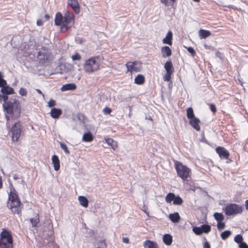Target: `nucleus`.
<instances>
[{"instance_id":"nucleus-1","label":"nucleus","mask_w":248,"mask_h":248,"mask_svg":"<svg viewBox=\"0 0 248 248\" xmlns=\"http://www.w3.org/2000/svg\"><path fill=\"white\" fill-rule=\"evenodd\" d=\"M8 97L7 94H0V101H4L3 104L4 110L9 114H11L12 119H16L18 118L20 114V106L19 102L15 99H11L7 102Z\"/></svg>"},{"instance_id":"nucleus-2","label":"nucleus","mask_w":248,"mask_h":248,"mask_svg":"<svg viewBox=\"0 0 248 248\" xmlns=\"http://www.w3.org/2000/svg\"><path fill=\"white\" fill-rule=\"evenodd\" d=\"M73 18L70 14L67 12L64 16L60 13H57L55 18V24L57 26H61L62 31H66L73 24Z\"/></svg>"},{"instance_id":"nucleus-3","label":"nucleus","mask_w":248,"mask_h":248,"mask_svg":"<svg viewBox=\"0 0 248 248\" xmlns=\"http://www.w3.org/2000/svg\"><path fill=\"white\" fill-rule=\"evenodd\" d=\"M21 202L14 189H11L7 206L13 213L19 214Z\"/></svg>"},{"instance_id":"nucleus-4","label":"nucleus","mask_w":248,"mask_h":248,"mask_svg":"<svg viewBox=\"0 0 248 248\" xmlns=\"http://www.w3.org/2000/svg\"><path fill=\"white\" fill-rule=\"evenodd\" d=\"M101 58L99 57H93L85 61L83 64L84 71L88 73L97 71L99 67Z\"/></svg>"},{"instance_id":"nucleus-5","label":"nucleus","mask_w":248,"mask_h":248,"mask_svg":"<svg viewBox=\"0 0 248 248\" xmlns=\"http://www.w3.org/2000/svg\"><path fill=\"white\" fill-rule=\"evenodd\" d=\"M175 168L176 170L178 176L183 181L187 180L191 174L190 169L178 161L175 162Z\"/></svg>"},{"instance_id":"nucleus-6","label":"nucleus","mask_w":248,"mask_h":248,"mask_svg":"<svg viewBox=\"0 0 248 248\" xmlns=\"http://www.w3.org/2000/svg\"><path fill=\"white\" fill-rule=\"evenodd\" d=\"M13 239L10 232L3 229L0 233V248H12Z\"/></svg>"},{"instance_id":"nucleus-7","label":"nucleus","mask_w":248,"mask_h":248,"mask_svg":"<svg viewBox=\"0 0 248 248\" xmlns=\"http://www.w3.org/2000/svg\"><path fill=\"white\" fill-rule=\"evenodd\" d=\"M37 59L41 64H45L51 61V55L47 49L42 47L38 53Z\"/></svg>"},{"instance_id":"nucleus-8","label":"nucleus","mask_w":248,"mask_h":248,"mask_svg":"<svg viewBox=\"0 0 248 248\" xmlns=\"http://www.w3.org/2000/svg\"><path fill=\"white\" fill-rule=\"evenodd\" d=\"M224 211L227 216H233L241 213L242 208L236 204H230L225 207Z\"/></svg>"},{"instance_id":"nucleus-9","label":"nucleus","mask_w":248,"mask_h":248,"mask_svg":"<svg viewBox=\"0 0 248 248\" xmlns=\"http://www.w3.org/2000/svg\"><path fill=\"white\" fill-rule=\"evenodd\" d=\"M11 133L13 141H17L21 134V126L19 122L15 123L12 126Z\"/></svg>"},{"instance_id":"nucleus-10","label":"nucleus","mask_w":248,"mask_h":248,"mask_svg":"<svg viewBox=\"0 0 248 248\" xmlns=\"http://www.w3.org/2000/svg\"><path fill=\"white\" fill-rule=\"evenodd\" d=\"M126 66L128 71L132 72H139L141 70L142 65L141 63L139 61L134 62H129L126 64Z\"/></svg>"},{"instance_id":"nucleus-11","label":"nucleus","mask_w":248,"mask_h":248,"mask_svg":"<svg viewBox=\"0 0 248 248\" xmlns=\"http://www.w3.org/2000/svg\"><path fill=\"white\" fill-rule=\"evenodd\" d=\"M216 151L221 158H228L229 152L224 147H218L216 148Z\"/></svg>"},{"instance_id":"nucleus-12","label":"nucleus","mask_w":248,"mask_h":248,"mask_svg":"<svg viewBox=\"0 0 248 248\" xmlns=\"http://www.w3.org/2000/svg\"><path fill=\"white\" fill-rule=\"evenodd\" d=\"M67 3L72 8L76 13H79V5L78 0H67Z\"/></svg>"},{"instance_id":"nucleus-13","label":"nucleus","mask_w":248,"mask_h":248,"mask_svg":"<svg viewBox=\"0 0 248 248\" xmlns=\"http://www.w3.org/2000/svg\"><path fill=\"white\" fill-rule=\"evenodd\" d=\"M200 123V120L197 117L194 118L193 119L189 120V124L190 125L198 131H199L201 129V127L199 125Z\"/></svg>"},{"instance_id":"nucleus-14","label":"nucleus","mask_w":248,"mask_h":248,"mask_svg":"<svg viewBox=\"0 0 248 248\" xmlns=\"http://www.w3.org/2000/svg\"><path fill=\"white\" fill-rule=\"evenodd\" d=\"M161 52L162 56L164 58L170 56L172 53L170 48L168 46L162 47Z\"/></svg>"},{"instance_id":"nucleus-15","label":"nucleus","mask_w":248,"mask_h":248,"mask_svg":"<svg viewBox=\"0 0 248 248\" xmlns=\"http://www.w3.org/2000/svg\"><path fill=\"white\" fill-rule=\"evenodd\" d=\"M76 89V85L75 83H68L63 85L61 88L62 92L67 91H73Z\"/></svg>"},{"instance_id":"nucleus-16","label":"nucleus","mask_w":248,"mask_h":248,"mask_svg":"<svg viewBox=\"0 0 248 248\" xmlns=\"http://www.w3.org/2000/svg\"><path fill=\"white\" fill-rule=\"evenodd\" d=\"M172 33L171 31H169L165 38L162 40L163 44H168L171 46L172 44Z\"/></svg>"},{"instance_id":"nucleus-17","label":"nucleus","mask_w":248,"mask_h":248,"mask_svg":"<svg viewBox=\"0 0 248 248\" xmlns=\"http://www.w3.org/2000/svg\"><path fill=\"white\" fill-rule=\"evenodd\" d=\"M62 110L60 108H53L51 109L50 114L53 118H58L62 114Z\"/></svg>"},{"instance_id":"nucleus-18","label":"nucleus","mask_w":248,"mask_h":248,"mask_svg":"<svg viewBox=\"0 0 248 248\" xmlns=\"http://www.w3.org/2000/svg\"><path fill=\"white\" fill-rule=\"evenodd\" d=\"M52 161L54 166V169L58 171L60 169V160L56 155H54L52 157Z\"/></svg>"},{"instance_id":"nucleus-19","label":"nucleus","mask_w":248,"mask_h":248,"mask_svg":"<svg viewBox=\"0 0 248 248\" xmlns=\"http://www.w3.org/2000/svg\"><path fill=\"white\" fill-rule=\"evenodd\" d=\"M144 248H158L157 244L154 241L146 240L144 242Z\"/></svg>"},{"instance_id":"nucleus-20","label":"nucleus","mask_w":248,"mask_h":248,"mask_svg":"<svg viewBox=\"0 0 248 248\" xmlns=\"http://www.w3.org/2000/svg\"><path fill=\"white\" fill-rule=\"evenodd\" d=\"M93 140V136L90 132L85 133L82 138V140L84 142H91Z\"/></svg>"},{"instance_id":"nucleus-21","label":"nucleus","mask_w":248,"mask_h":248,"mask_svg":"<svg viewBox=\"0 0 248 248\" xmlns=\"http://www.w3.org/2000/svg\"><path fill=\"white\" fill-rule=\"evenodd\" d=\"M1 92L3 94H12L14 93V91L13 89L10 87H9L8 86L5 85L4 87H2V88L1 89Z\"/></svg>"},{"instance_id":"nucleus-22","label":"nucleus","mask_w":248,"mask_h":248,"mask_svg":"<svg viewBox=\"0 0 248 248\" xmlns=\"http://www.w3.org/2000/svg\"><path fill=\"white\" fill-rule=\"evenodd\" d=\"M199 35L200 39H205L211 35V32L209 31L201 29L199 31Z\"/></svg>"},{"instance_id":"nucleus-23","label":"nucleus","mask_w":248,"mask_h":248,"mask_svg":"<svg viewBox=\"0 0 248 248\" xmlns=\"http://www.w3.org/2000/svg\"><path fill=\"white\" fill-rule=\"evenodd\" d=\"M163 242L167 246H170L172 242V237L169 234H165L163 237Z\"/></svg>"},{"instance_id":"nucleus-24","label":"nucleus","mask_w":248,"mask_h":248,"mask_svg":"<svg viewBox=\"0 0 248 248\" xmlns=\"http://www.w3.org/2000/svg\"><path fill=\"white\" fill-rule=\"evenodd\" d=\"M78 200L79 204L84 207H87L88 206V201L87 199L83 196L78 197Z\"/></svg>"},{"instance_id":"nucleus-25","label":"nucleus","mask_w":248,"mask_h":248,"mask_svg":"<svg viewBox=\"0 0 248 248\" xmlns=\"http://www.w3.org/2000/svg\"><path fill=\"white\" fill-rule=\"evenodd\" d=\"M164 68L167 73H173L174 68L170 61H167L164 65Z\"/></svg>"},{"instance_id":"nucleus-26","label":"nucleus","mask_w":248,"mask_h":248,"mask_svg":"<svg viewBox=\"0 0 248 248\" xmlns=\"http://www.w3.org/2000/svg\"><path fill=\"white\" fill-rule=\"evenodd\" d=\"M105 140L108 145H110L111 148L114 150L118 147L117 141L114 140L112 139L108 138L106 139Z\"/></svg>"},{"instance_id":"nucleus-27","label":"nucleus","mask_w":248,"mask_h":248,"mask_svg":"<svg viewBox=\"0 0 248 248\" xmlns=\"http://www.w3.org/2000/svg\"><path fill=\"white\" fill-rule=\"evenodd\" d=\"M169 218L174 223L178 222L180 219V217L178 213L170 214Z\"/></svg>"},{"instance_id":"nucleus-28","label":"nucleus","mask_w":248,"mask_h":248,"mask_svg":"<svg viewBox=\"0 0 248 248\" xmlns=\"http://www.w3.org/2000/svg\"><path fill=\"white\" fill-rule=\"evenodd\" d=\"M144 78L142 75H138L134 79V82L138 85L142 84L144 82Z\"/></svg>"},{"instance_id":"nucleus-29","label":"nucleus","mask_w":248,"mask_h":248,"mask_svg":"<svg viewBox=\"0 0 248 248\" xmlns=\"http://www.w3.org/2000/svg\"><path fill=\"white\" fill-rule=\"evenodd\" d=\"M160 2L165 6L173 7L176 0H160Z\"/></svg>"},{"instance_id":"nucleus-30","label":"nucleus","mask_w":248,"mask_h":248,"mask_svg":"<svg viewBox=\"0 0 248 248\" xmlns=\"http://www.w3.org/2000/svg\"><path fill=\"white\" fill-rule=\"evenodd\" d=\"M186 116L188 119L190 120L196 118L194 115V111L192 108H188L186 110Z\"/></svg>"},{"instance_id":"nucleus-31","label":"nucleus","mask_w":248,"mask_h":248,"mask_svg":"<svg viewBox=\"0 0 248 248\" xmlns=\"http://www.w3.org/2000/svg\"><path fill=\"white\" fill-rule=\"evenodd\" d=\"M175 196V194L173 193H168L165 198L166 202L171 203L172 201H173Z\"/></svg>"},{"instance_id":"nucleus-32","label":"nucleus","mask_w":248,"mask_h":248,"mask_svg":"<svg viewBox=\"0 0 248 248\" xmlns=\"http://www.w3.org/2000/svg\"><path fill=\"white\" fill-rule=\"evenodd\" d=\"M183 201L182 199L179 196L175 197L174 199L173 204L176 205H180L182 204Z\"/></svg>"},{"instance_id":"nucleus-33","label":"nucleus","mask_w":248,"mask_h":248,"mask_svg":"<svg viewBox=\"0 0 248 248\" xmlns=\"http://www.w3.org/2000/svg\"><path fill=\"white\" fill-rule=\"evenodd\" d=\"M215 218L218 222L222 221L224 217L221 213H215L214 214Z\"/></svg>"},{"instance_id":"nucleus-34","label":"nucleus","mask_w":248,"mask_h":248,"mask_svg":"<svg viewBox=\"0 0 248 248\" xmlns=\"http://www.w3.org/2000/svg\"><path fill=\"white\" fill-rule=\"evenodd\" d=\"M231 233L230 231H225L221 234V237L222 239L225 240L230 236Z\"/></svg>"},{"instance_id":"nucleus-35","label":"nucleus","mask_w":248,"mask_h":248,"mask_svg":"<svg viewBox=\"0 0 248 248\" xmlns=\"http://www.w3.org/2000/svg\"><path fill=\"white\" fill-rule=\"evenodd\" d=\"M202 231L203 232L208 233L211 230V227L208 225H202L201 226Z\"/></svg>"},{"instance_id":"nucleus-36","label":"nucleus","mask_w":248,"mask_h":248,"mask_svg":"<svg viewBox=\"0 0 248 248\" xmlns=\"http://www.w3.org/2000/svg\"><path fill=\"white\" fill-rule=\"evenodd\" d=\"M61 148L64 151L65 154L68 155L70 154V152L67 147L65 143L62 142L60 143Z\"/></svg>"},{"instance_id":"nucleus-37","label":"nucleus","mask_w":248,"mask_h":248,"mask_svg":"<svg viewBox=\"0 0 248 248\" xmlns=\"http://www.w3.org/2000/svg\"><path fill=\"white\" fill-rule=\"evenodd\" d=\"M30 221L33 227L36 226L37 224L39 223V217H38V215L36 216L35 218H31Z\"/></svg>"},{"instance_id":"nucleus-38","label":"nucleus","mask_w":248,"mask_h":248,"mask_svg":"<svg viewBox=\"0 0 248 248\" xmlns=\"http://www.w3.org/2000/svg\"><path fill=\"white\" fill-rule=\"evenodd\" d=\"M243 239V237L241 234L236 235L234 238V241L239 244H240V243L243 242H242Z\"/></svg>"},{"instance_id":"nucleus-39","label":"nucleus","mask_w":248,"mask_h":248,"mask_svg":"<svg viewBox=\"0 0 248 248\" xmlns=\"http://www.w3.org/2000/svg\"><path fill=\"white\" fill-rule=\"evenodd\" d=\"M202 229L201 227H194L193 228V231L197 235H201L202 233Z\"/></svg>"},{"instance_id":"nucleus-40","label":"nucleus","mask_w":248,"mask_h":248,"mask_svg":"<svg viewBox=\"0 0 248 248\" xmlns=\"http://www.w3.org/2000/svg\"><path fill=\"white\" fill-rule=\"evenodd\" d=\"M172 74L170 73H167L163 77V79L164 81H169L171 79V75Z\"/></svg>"},{"instance_id":"nucleus-41","label":"nucleus","mask_w":248,"mask_h":248,"mask_svg":"<svg viewBox=\"0 0 248 248\" xmlns=\"http://www.w3.org/2000/svg\"><path fill=\"white\" fill-rule=\"evenodd\" d=\"M71 58L73 61H79L81 59V57L79 54L76 53V54L72 55Z\"/></svg>"},{"instance_id":"nucleus-42","label":"nucleus","mask_w":248,"mask_h":248,"mask_svg":"<svg viewBox=\"0 0 248 248\" xmlns=\"http://www.w3.org/2000/svg\"><path fill=\"white\" fill-rule=\"evenodd\" d=\"M19 93L21 96H26L27 95V92L25 89L21 88L19 91Z\"/></svg>"},{"instance_id":"nucleus-43","label":"nucleus","mask_w":248,"mask_h":248,"mask_svg":"<svg viewBox=\"0 0 248 248\" xmlns=\"http://www.w3.org/2000/svg\"><path fill=\"white\" fill-rule=\"evenodd\" d=\"M56 105V101L53 99H50L47 103V106L49 108H51Z\"/></svg>"},{"instance_id":"nucleus-44","label":"nucleus","mask_w":248,"mask_h":248,"mask_svg":"<svg viewBox=\"0 0 248 248\" xmlns=\"http://www.w3.org/2000/svg\"><path fill=\"white\" fill-rule=\"evenodd\" d=\"M187 50L188 51V52L191 54L192 56H194L195 55V51L192 47H187Z\"/></svg>"},{"instance_id":"nucleus-45","label":"nucleus","mask_w":248,"mask_h":248,"mask_svg":"<svg viewBox=\"0 0 248 248\" xmlns=\"http://www.w3.org/2000/svg\"><path fill=\"white\" fill-rule=\"evenodd\" d=\"M111 111V109L108 107H106L103 109V112L105 114H109Z\"/></svg>"},{"instance_id":"nucleus-46","label":"nucleus","mask_w":248,"mask_h":248,"mask_svg":"<svg viewBox=\"0 0 248 248\" xmlns=\"http://www.w3.org/2000/svg\"><path fill=\"white\" fill-rule=\"evenodd\" d=\"M217 227L218 230H221L225 227V223L224 222H221V221L218 222Z\"/></svg>"},{"instance_id":"nucleus-47","label":"nucleus","mask_w":248,"mask_h":248,"mask_svg":"<svg viewBox=\"0 0 248 248\" xmlns=\"http://www.w3.org/2000/svg\"><path fill=\"white\" fill-rule=\"evenodd\" d=\"M7 85V82L5 80L2 78L0 79V87L2 88V87H4V86Z\"/></svg>"},{"instance_id":"nucleus-48","label":"nucleus","mask_w":248,"mask_h":248,"mask_svg":"<svg viewBox=\"0 0 248 248\" xmlns=\"http://www.w3.org/2000/svg\"><path fill=\"white\" fill-rule=\"evenodd\" d=\"M239 247L240 248H248V245L244 242L240 243V244H239Z\"/></svg>"},{"instance_id":"nucleus-49","label":"nucleus","mask_w":248,"mask_h":248,"mask_svg":"<svg viewBox=\"0 0 248 248\" xmlns=\"http://www.w3.org/2000/svg\"><path fill=\"white\" fill-rule=\"evenodd\" d=\"M210 109H211V111L213 113H215L217 111L216 106L214 104H210Z\"/></svg>"},{"instance_id":"nucleus-50","label":"nucleus","mask_w":248,"mask_h":248,"mask_svg":"<svg viewBox=\"0 0 248 248\" xmlns=\"http://www.w3.org/2000/svg\"><path fill=\"white\" fill-rule=\"evenodd\" d=\"M64 67L67 66V67L69 68V70L72 69L73 68V66L72 64H69V63H65L64 64Z\"/></svg>"},{"instance_id":"nucleus-51","label":"nucleus","mask_w":248,"mask_h":248,"mask_svg":"<svg viewBox=\"0 0 248 248\" xmlns=\"http://www.w3.org/2000/svg\"><path fill=\"white\" fill-rule=\"evenodd\" d=\"M203 248H210V245L208 241H205L204 244Z\"/></svg>"},{"instance_id":"nucleus-52","label":"nucleus","mask_w":248,"mask_h":248,"mask_svg":"<svg viewBox=\"0 0 248 248\" xmlns=\"http://www.w3.org/2000/svg\"><path fill=\"white\" fill-rule=\"evenodd\" d=\"M122 240L124 243H125L126 244H128L129 242V240L128 237H124V238H123Z\"/></svg>"},{"instance_id":"nucleus-53","label":"nucleus","mask_w":248,"mask_h":248,"mask_svg":"<svg viewBox=\"0 0 248 248\" xmlns=\"http://www.w3.org/2000/svg\"><path fill=\"white\" fill-rule=\"evenodd\" d=\"M14 179L15 180H18V179L21 180V182L23 181V180L21 179V178H20L19 177V176H18L17 175H16V174L14 175Z\"/></svg>"},{"instance_id":"nucleus-54","label":"nucleus","mask_w":248,"mask_h":248,"mask_svg":"<svg viewBox=\"0 0 248 248\" xmlns=\"http://www.w3.org/2000/svg\"><path fill=\"white\" fill-rule=\"evenodd\" d=\"M43 24V22L41 20L39 19L37 21V25L38 26H41Z\"/></svg>"},{"instance_id":"nucleus-55","label":"nucleus","mask_w":248,"mask_h":248,"mask_svg":"<svg viewBox=\"0 0 248 248\" xmlns=\"http://www.w3.org/2000/svg\"><path fill=\"white\" fill-rule=\"evenodd\" d=\"M36 91L39 94H42L43 97H45V95L42 93L41 90L39 89H36Z\"/></svg>"},{"instance_id":"nucleus-56","label":"nucleus","mask_w":248,"mask_h":248,"mask_svg":"<svg viewBox=\"0 0 248 248\" xmlns=\"http://www.w3.org/2000/svg\"><path fill=\"white\" fill-rule=\"evenodd\" d=\"M245 206H246V209H248V200H247L246 202H245Z\"/></svg>"},{"instance_id":"nucleus-57","label":"nucleus","mask_w":248,"mask_h":248,"mask_svg":"<svg viewBox=\"0 0 248 248\" xmlns=\"http://www.w3.org/2000/svg\"><path fill=\"white\" fill-rule=\"evenodd\" d=\"M2 186V183L1 177H0V188H1Z\"/></svg>"},{"instance_id":"nucleus-58","label":"nucleus","mask_w":248,"mask_h":248,"mask_svg":"<svg viewBox=\"0 0 248 248\" xmlns=\"http://www.w3.org/2000/svg\"><path fill=\"white\" fill-rule=\"evenodd\" d=\"M45 17H46V20H48L49 19V16L48 15L46 14V15H45Z\"/></svg>"},{"instance_id":"nucleus-59","label":"nucleus","mask_w":248,"mask_h":248,"mask_svg":"<svg viewBox=\"0 0 248 248\" xmlns=\"http://www.w3.org/2000/svg\"><path fill=\"white\" fill-rule=\"evenodd\" d=\"M6 118L7 119V121H9L10 120V117L7 116V115H6Z\"/></svg>"},{"instance_id":"nucleus-60","label":"nucleus","mask_w":248,"mask_h":248,"mask_svg":"<svg viewBox=\"0 0 248 248\" xmlns=\"http://www.w3.org/2000/svg\"><path fill=\"white\" fill-rule=\"evenodd\" d=\"M2 75H1V73L0 72V79H2Z\"/></svg>"},{"instance_id":"nucleus-61","label":"nucleus","mask_w":248,"mask_h":248,"mask_svg":"<svg viewBox=\"0 0 248 248\" xmlns=\"http://www.w3.org/2000/svg\"><path fill=\"white\" fill-rule=\"evenodd\" d=\"M40 248H49L48 247H45V246H42L40 247Z\"/></svg>"},{"instance_id":"nucleus-62","label":"nucleus","mask_w":248,"mask_h":248,"mask_svg":"<svg viewBox=\"0 0 248 248\" xmlns=\"http://www.w3.org/2000/svg\"><path fill=\"white\" fill-rule=\"evenodd\" d=\"M195 1L198 2L200 1V0H193Z\"/></svg>"},{"instance_id":"nucleus-63","label":"nucleus","mask_w":248,"mask_h":248,"mask_svg":"<svg viewBox=\"0 0 248 248\" xmlns=\"http://www.w3.org/2000/svg\"><path fill=\"white\" fill-rule=\"evenodd\" d=\"M204 46H205V47H208V46H207V45H204Z\"/></svg>"}]
</instances>
